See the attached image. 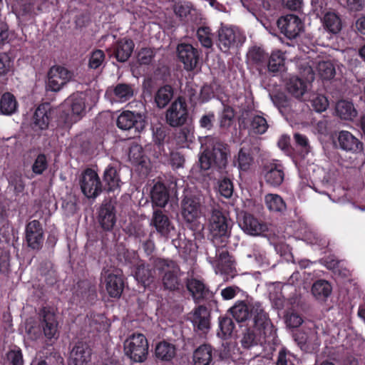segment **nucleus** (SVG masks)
Returning <instances> with one entry per match:
<instances>
[{
  "mask_svg": "<svg viewBox=\"0 0 365 365\" xmlns=\"http://www.w3.org/2000/svg\"><path fill=\"white\" fill-rule=\"evenodd\" d=\"M186 286L197 303L212 297V292L201 280L195 278L188 279Z\"/></svg>",
  "mask_w": 365,
  "mask_h": 365,
  "instance_id": "24",
  "label": "nucleus"
},
{
  "mask_svg": "<svg viewBox=\"0 0 365 365\" xmlns=\"http://www.w3.org/2000/svg\"><path fill=\"white\" fill-rule=\"evenodd\" d=\"M83 193L88 198H96L102 191V185L98 174L92 169H86L80 181Z\"/></svg>",
  "mask_w": 365,
  "mask_h": 365,
  "instance_id": "10",
  "label": "nucleus"
},
{
  "mask_svg": "<svg viewBox=\"0 0 365 365\" xmlns=\"http://www.w3.org/2000/svg\"><path fill=\"white\" fill-rule=\"evenodd\" d=\"M190 314V320L195 327L203 332L210 329V312L205 307H197Z\"/></svg>",
  "mask_w": 365,
  "mask_h": 365,
  "instance_id": "27",
  "label": "nucleus"
},
{
  "mask_svg": "<svg viewBox=\"0 0 365 365\" xmlns=\"http://www.w3.org/2000/svg\"><path fill=\"white\" fill-rule=\"evenodd\" d=\"M26 241L29 247L38 250L43 242V227L36 220L29 222L26 226Z\"/></svg>",
  "mask_w": 365,
  "mask_h": 365,
  "instance_id": "18",
  "label": "nucleus"
},
{
  "mask_svg": "<svg viewBox=\"0 0 365 365\" xmlns=\"http://www.w3.org/2000/svg\"><path fill=\"white\" fill-rule=\"evenodd\" d=\"M176 138L182 145L186 142H192L194 138L193 129L188 126L183 127L178 133Z\"/></svg>",
  "mask_w": 365,
  "mask_h": 365,
  "instance_id": "55",
  "label": "nucleus"
},
{
  "mask_svg": "<svg viewBox=\"0 0 365 365\" xmlns=\"http://www.w3.org/2000/svg\"><path fill=\"white\" fill-rule=\"evenodd\" d=\"M175 354V348L172 344L163 341L159 343L155 348V355L158 358L169 361Z\"/></svg>",
  "mask_w": 365,
  "mask_h": 365,
  "instance_id": "44",
  "label": "nucleus"
},
{
  "mask_svg": "<svg viewBox=\"0 0 365 365\" xmlns=\"http://www.w3.org/2000/svg\"><path fill=\"white\" fill-rule=\"evenodd\" d=\"M188 110L186 102L182 97L176 98L165 113L166 122L172 127L183 125L187 119Z\"/></svg>",
  "mask_w": 365,
  "mask_h": 365,
  "instance_id": "8",
  "label": "nucleus"
},
{
  "mask_svg": "<svg viewBox=\"0 0 365 365\" xmlns=\"http://www.w3.org/2000/svg\"><path fill=\"white\" fill-rule=\"evenodd\" d=\"M18 109V103L15 96L9 93H4L0 98V113L5 115L15 113Z\"/></svg>",
  "mask_w": 365,
  "mask_h": 365,
  "instance_id": "37",
  "label": "nucleus"
},
{
  "mask_svg": "<svg viewBox=\"0 0 365 365\" xmlns=\"http://www.w3.org/2000/svg\"><path fill=\"white\" fill-rule=\"evenodd\" d=\"M240 226L245 232L253 236L260 235L267 230L265 224L259 222L257 219L249 214L243 216Z\"/></svg>",
  "mask_w": 365,
  "mask_h": 365,
  "instance_id": "26",
  "label": "nucleus"
},
{
  "mask_svg": "<svg viewBox=\"0 0 365 365\" xmlns=\"http://www.w3.org/2000/svg\"><path fill=\"white\" fill-rule=\"evenodd\" d=\"M135 44L131 39L122 38L113 46V55L119 62H125L130 57Z\"/></svg>",
  "mask_w": 365,
  "mask_h": 365,
  "instance_id": "30",
  "label": "nucleus"
},
{
  "mask_svg": "<svg viewBox=\"0 0 365 365\" xmlns=\"http://www.w3.org/2000/svg\"><path fill=\"white\" fill-rule=\"evenodd\" d=\"M9 187L16 193H20L24 190V182L21 174L18 171L9 173L8 176Z\"/></svg>",
  "mask_w": 365,
  "mask_h": 365,
  "instance_id": "51",
  "label": "nucleus"
},
{
  "mask_svg": "<svg viewBox=\"0 0 365 365\" xmlns=\"http://www.w3.org/2000/svg\"><path fill=\"white\" fill-rule=\"evenodd\" d=\"M90 92H77L71 95L63 103V115L61 117L65 124L70 125L79 120L90 106Z\"/></svg>",
  "mask_w": 365,
  "mask_h": 365,
  "instance_id": "2",
  "label": "nucleus"
},
{
  "mask_svg": "<svg viewBox=\"0 0 365 365\" xmlns=\"http://www.w3.org/2000/svg\"><path fill=\"white\" fill-rule=\"evenodd\" d=\"M245 38L239 31L231 27L222 26L218 31V46L223 52H227L239 43L242 44Z\"/></svg>",
  "mask_w": 365,
  "mask_h": 365,
  "instance_id": "12",
  "label": "nucleus"
},
{
  "mask_svg": "<svg viewBox=\"0 0 365 365\" xmlns=\"http://www.w3.org/2000/svg\"><path fill=\"white\" fill-rule=\"evenodd\" d=\"M212 361V349L210 346L203 344L193 353L194 365H210Z\"/></svg>",
  "mask_w": 365,
  "mask_h": 365,
  "instance_id": "36",
  "label": "nucleus"
},
{
  "mask_svg": "<svg viewBox=\"0 0 365 365\" xmlns=\"http://www.w3.org/2000/svg\"><path fill=\"white\" fill-rule=\"evenodd\" d=\"M145 125L143 115L132 111H123L117 118V126L121 130L134 129L139 133L144 129Z\"/></svg>",
  "mask_w": 365,
  "mask_h": 365,
  "instance_id": "13",
  "label": "nucleus"
},
{
  "mask_svg": "<svg viewBox=\"0 0 365 365\" xmlns=\"http://www.w3.org/2000/svg\"><path fill=\"white\" fill-rule=\"evenodd\" d=\"M264 200L267 208L272 212H283L286 210V204L279 195L267 194Z\"/></svg>",
  "mask_w": 365,
  "mask_h": 365,
  "instance_id": "42",
  "label": "nucleus"
},
{
  "mask_svg": "<svg viewBox=\"0 0 365 365\" xmlns=\"http://www.w3.org/2000/svg\"><path fill=\"white\" fill-rule=\"evenodd\" d=\"M235 113L230 106H225L219 118L220 127L223 130H227L234 123Z\"/></svg>",
  "mask_w": 365,
  "mask_h": 365,
  "instance_id": "49",
  "label": "nucleus"
},
{
  "mask_svg": "<svg viewBox=\"0 0 365 365\" xmlns=\"http://www.w3.org/2000/svg\"><path fill=\"white\" fill-rule=\"evenodd\" d=\"M48 162L46 156L44 154H39L36 158L31 169L35 175H41L48 168Z\"/></svg>",
  "mask_w": 365,
  "mask_h": 365,
  "instance_id": "52",
  "label": "nucleus"
},
{
  "mask_svg": "<svg viewBox=\"0 0 365 365\" xmlns=\"http://www.w3.org/2000/svg\"><path fill=\"white\" fill-rule=\"evenodd\" d=\"M98 221L105 230H110L113 227L116 219L114 207L111 204L102 205L99 211Z\"/></svg>",
  "mask_w": 365,
  "mask_h": 365,
  "instance_id": "31",
  "label": "nucleus"
},
{
  "mask_svg": "<svg viewBox=\"0 0 365 365\" xmlns=\"http://www.w3.org/2000/svg\"><path fill=\"white\" fill-rule=\"evenodd\" d=\"M233 318L238 322L247 321L252 317L253 323L257 326L268 324V314L259 302L240 300L230 309Z\"/></svg>",
  "mask_w": 365,
  "mask_h": 365,
  "instance_id": "1",
  "label": "nucleus"
},
{
  "mask_svg": "<svg viewBox=\"0 0 365 365\" xmlns=\"http://www.w3.org/2000/svg\"><path fill=\"white\" fill-rule=\"evenodd\" d=\"M207 220V227L214 245L217 247L226 244L229 237L227 220L218 206L212 208Z\"/></svg>",
  "mask_w": 365,
  "mask_h": 365,
  "instance_id": "4",
  "label": "nucleus"
},
{
  "mask_svg": "<svg viewBox=\"0 0 365 365\" xmlns=\"http://www.w3.org/2000/svg\"><path fill=\"white\" fill-rule=\"evenodd\" d=\"M337 115L344 120H352L356 115V110L352 103L347 101H339L336 105Z\"/></svg>",
  "mask_w": 365,
  "mask_h": 365,
  "instance_id": "41",
  "label": "nucleus"
},
{
  "mask_svg": "<svg viewBox=\"0 0 365 365\" xmlns=\"http://www.w3.org/2000/svg\"><path fill=\"white\" fill-rule=\"evenodd\" d=\"M105 53L102 50L97 49L91 53L88 66L91 68H99L105 61Z\"/></svg>",
  "mask_w": 365,
  "mask_h": 365,
  "instance_id": "53",
  "label": "nucleus"
},
{
  "mask_svg": "<svg viewBox=\"0 0 365 365\" xmlns=\"http://www.w3.org/2000/svg\"><path fill=\"white\" fill-rule=\"evenodd\" d=\"M173 97V89L170 86L160 87L155 93L154 101L158 108H165Z\"/></svg>",
  "mask_w": 365,
  "mask_h": 365,
  "instance_id": "40",
  "label": "nucleus"
},
{
  "mask_svg": "<svg viewBox=\"0 0 365 365\" xmlns=\"http://www.w3.org/2000/svg\"><path fill=\"white\" fill-rule=\"evenodd\" d=\"M314 68L318 72V74L323 79H331L335 76V67L334 64L329 61H319L315 63V65L309 66L307 68L304 70V75H307L308 81L314 80Z\"/></svg>",
  "mask_w": 365,
  "mask_h": 365,
  "instance_id": "20",
  "label": "nucleus"
},
{
  "mask_svg": "<svg viewBox=\"0 0 365 365\" xmlns=\"http://www.w3.org/2000/svg\"><path fill=\"white\" fill-rule=\"evenodd\" d=\"M205 145L210 150L215 165L219 168H225L230 155L228 146L218 139L212 137L206 138Z\"/></svg>",
  "mask_w": 365,
  "mask_h": 365,
  "instance_id": "11",
  "label": "nucleus"
},
{
  "mask_svg": "<svg viewBox=\"0 0 365 365\" xmlns=\"http://www.w3.org/2000/svg\"><path fill=\"white\" fill-rule=\"evenodd\" d=\"M10 365H24L23 355L21 350H12L7 354Z\"/></svg>",
  "mask_w": 365,
  "mask_h": 365,
  "instance_id": "61",
  "label": "nucleus"
},
{
  "mask_svg": "<svg viewBox=\"0 0 365 365\" xmlns=\"http://www.w3.org/2000/svg\"><path fill=\"white\" fill-rule=\"evenodd\" d=\"M118 172V168L112 165H109L104 170L103 180L108 186V191H115L120 188L121 180Z\"/></svg>",
  "mask_w": 365,
  "mask_h": 365,
  "instance_id": "32",
  "label": "nucleus"
},
{
  "mask_svg": "<svg viewBox=\"0 0 365 365\" xmlns=\"http://www.w3.org/2000/svg\"><path fill=\"white\" fill-rule=\"evenodd\" d=\"M91 356V349L83 342H78L71 352L70 365H87Z\"/></svg>",
  "mask_w": 365,
  "mask_h": 365,
  "instance_id": "25",
  "label": "nucleus"
},
{
  "mask_svg": "<svg viewBox=\"0 0 365 365\" xmlns=\"http://www.w3.org/2000/svg\"><path fill=\"white\" fill-rule=\"evenodd\" d=\"M102 277L109 296L115 298L119 297L124 287V282L120 274L117 271L104 270L102 272Z\"/></svg>",
  "mask_w": 365,
  "mask_h": 365,
  "instance_id": "14",
  "label": "nucleus"
},
{
  "mask_svg": "<svg viewBox=\"0 0 365 365\" xmlns=\"http://www.w3.org/2000/svg\"><path fill=\"white\" fill-rule=\"evenodd\" d=\"M150 225L155 227L156 231L165 237H168L175 230L169 217L160 210L153 212Z\"/></svg>",
  "mask_w": 365,
  "mask_h": 365,
  "instance_id": "21",
  "label": "nucleus"
},
{
  "mask_svg": "<svg viewBox=\"0 0 365 365\" xmlns=\"http://www.w3.org/2000/svg\"><path fill=\"white\" fill-rule=\"evenodd\" d=\"M311 104L313 108L318 113L324 111L329 103L327 98L323 95H315L311 100Z\"/></svg>",
  "mask_w": 365,
  "mask_h": 365,
  "instance_id": "54",
  "label": "nucleus"
},
{
  "mask_svg": "<svg viewBox=\"0 0 365 365\" xmlns=\"http://www.w3.org/2000/svg\"><path fill=\"white\" fill-rule=\"evenodd\" d=\"M322 24L324 29L334 34H338L342 28L341 20L334 12L326 13L323 17Z\"/></svg>",
  "mask_w": 365,
  "mask_h": 365,
  "instance_id": "39",
  "label": "nucleus"
},
{
  "mask_svg": "<svg viewBox=\"0 0 365 365\" xmlns=\"http://www.w3.org/2000/svg\"><path fill=\"white\" fill-rule=\"evenodd\" d=\"M249 62L258 70L260 73L266 71L268 53L258 46L252 47L247 53Z\"/></svg>",
  "mask_w": 365,
  "mask_h": 365,
  "instance_id": "29",
  "label": "nucleus"
},
{
  "mask_svg": "<svg viewBox=\"0 0 365 365\" xmlns=\"http://www.w3.org/2000/svg\"><path fill=\"white\" fill-rule=\"evenodd\" d=\"M197 37L201 45L207 48L212 46L213 34L207 26H201L197 31Z\"/></svg>",
  "mask_w": 365,
  "mask_h": 365,
  "instance_id": "50",
  "label": "nucleus"
},
{
  "mask_svg": "<svg viewBox=\"0 0 365 365\" xmlns=\"http://www.w3.org/2000/svg\"><path fill=\"white\" fill-rule=\"evenodd\" d=\"M294 139L295 140L296 144L302 148L303 151L305 153H308L310 150V145L309 143V140L307 136L296 133L294 134Z\"/></svg>",
  "mask_w": 365,
  "mask_h": 365,
  "instance_id": "62",
  "label": "nucleus"
},
{
  "mask_svg": "<svg viewBox=\"0 0 365 365\" xmlns=\"http://www.w3.org/2000/svg\"><path fill=\"white\" fill-rule=\"evenodd\" d=\"M49 110L48 104H41L36 108L33 118L35 128L43 130L48 127L50 120Z\"/></svg>",
  "mask_w": 365,
  "mask_h": 365,
  "instance_id": "34",
  "label": "nucleus"
},
{
  "mask_svg": "<svg viewBox=\"0 0 365 365\" xmlns=\"http://www.w3.org/2000/svg\"><path fill=\"white\" fill-rule=\"evenodd\" d=\"M154 56L155 53L153 49L144 48L138 53V61L140 64L148 65L153 61Z\"/></svg>",
  "mask_w": 365,
  "mask_h": 365,
  "instance_id": "57",
  "label": "nucleus"
},
{
  "mask_svg": "<svg viewBox=\"0 0 365 365\" xmlns=\"http://www.w3.org/2000/svg\"><path fill=\"white\" fill-rule=\"evenodd\" d=\"M218 189L220 195L226 198H229L232 195L233 185L229 179L225 178L219 182Z\"/></svg>",
  "mask_w": 365,
  "mask_h": 365,
  "instance_id": "58",
  "label": "nucleus"
},
{
  "mask_svg": "<svg viewBox=\"0 0 365 365\" xmlns=\"http://www.w3.org/2000/svg\"><path fill=\"white\" fill-rule=\"evenodd\" d=\"M200 168L204 170H209L212 165H215L213 160L211 157L210 150L206 146L205 150L201 154L199 158Z\"/></svg>",
  "mask_w": 365,
  "mask_h": 365,
  "instance_id": "56",
  "label": "nucleus"
},
{
  "mask_svg": "<svg viewBox=\"0 0 365 365\" xmlns=\"http://www.w3.org/2000/svg\"><path fill=\"white\" fill-rule=\"evenodd\" d=\"M284 63L283 53L279 50L272 53L266 66V70L272 73H277L281 70Z\"/></svg>",
  "mask_w": 365,
  "mask_h": 365,
  "instance_id": "43",
  "label": "nucleus"
},
{
  "mask_svg": "<svg viewBox=\"0 0 365 365\" xmlns=\"http://www.w3.org/2000/svg\"><path fill=\"white\" fill-rule=\"evenodd\" d=\"M264 178L267 184L272 187H277L284 180V173L283 168L279 164L271 163L264 167Z\"/></svg>",
  "mask_w": 365,
  "mask_h": 365,
  "instance_id": "28",
  "label": "nucleus"
},
{
  "mask_svg": "<svg viewBox=\"0 0 365 365\" xmlns=\"http://www.w3.org/2000/svg\"><path fill=\"white\" fill-rule=\"evenodd\" d=\"M125 354L135 362L145 360L148 344L145 336L142 334H133L124 341Z\"/></svg>",
  "mask_w": 365,
  "mask_h": 365,
  "instance_id": "5",
  "label": "nucleus"
},
{
  "mask_svg": "<svg viewBox=\"0 0 365 365\" xmlns=\"http://www.w3.org/2000/svg\"><path fill=\"white\" fill-rule=\"evenodd\" d=\"M294 340L302 350L311 351L319 345V339L317 331L314 329L308 332L299 331L294 334Z\"/></svg>",
  "mask_w": 365,
  "mask_h": 365,
  "instance_id": "22",
  "label": "nucleus"
},
{
  "mask_svg": "<svg viewBox=\"0 0 365 365\" xmlns=\"http://www.w3.org/2000/svg\"><path fill=\"white\" fill-rule=\"evenodd\" d=\"M286 89L296 98H302L307 91V83L297 76H291L286 83Z\"/></svg>",
  "mask_w": 365,
  "mask_h": 365,
  "instance_id": "33",
  "label": "nucleus"
},
{
  "mask_svg": "<svg viewBox=\"0 0 365 365\" xmlns=\"http://www.w3.org/2000/svg\"><path fill=\"white\" fill-rule=\"evenodd\" d=\"M240 292V289L237 286H229L221 290V296L225 300L234 299Z\"/></svg>",
  "mask_w": 365,
  "mask_h": 365,
  "instance_id": "63",
  "label": "nucleus"
},
{
  "mask_svg": "<svg viewBox=\"0 0 365 365\" xmlns=\"http://www.w3.org/2000/svg\"><path fill=\"white\" fill-rule=\"evenodd\" d=\"M253 163V156L248 148H242L237 155V165L242 170H247Z\"/></svg>",
  "mask_w": 365,
  "mask_h": 365,
  "instance_id": "47",
  "label": "nucleus"
},
{
  "mask_svg": "<svg viewBox=\"0 0 365 365\" xmlns=\"http://www.w3.org/2000/svg\"><path fill=\"white\" fill-rule=\"evenodd\" d=\"M337 140L339 148L346 152L356 153L363 149L361 142L349 131H340Z\"/></svg>",
  "mask_w": 365,
  "mask_h": 365,
  "instance_id": "23",
  "label": "nucleus"
},
{
  "mask_svg": "<svg viewBox=\"0 0 365 365\" xmlns=\"http://www.w3.org/2000/svg\"><path fill=\"white\" fill-rule=\"evenodd\" d=\"M10 68V58L6 54H0V76L7 73Z\"/></svg>",
  "mask_w": 365,
  "mask_h": 365,
  "instance_id": "64",
  "label": "nucleus"
},
{
  "mask_svg": "<svg viewBox=\"0 0 365 365\" xmlns=\"http://www.w3.org/2000/svg\"><path fill=\"white\" fill-rule=\"evenodd\" d=\"M151 199L153 203L158 207H163L168 203L169 195L163 183L157 182L154 185L151 190Z\"/></svg>",
  "mask_w": 365,
  "mask_h": 365,
  "instance_id": "38",
  "label": "nucleus"
},
{
  "mask_svg": "<svg viewBox=\"0 0 365 365\" xmlns=\"http://www.w3.org/2000/svg\"><path fill=\"white\" fill-rule=\"evenodd\" d=\"M41 325L44 336L48 339L58 337V321L53 310L49 307H43L41 311Z\"/></svg>",
  "mask_w": 365,
  "mask_h": 365,
  "instance_id": "15",
  "label": "nucleus"
},
{
  "mask_svg": "<svg viewBox=\"0 0 365 365\" xmlns=\"http://www.w3.org/2000/svg\"><path fill=\"white\" fill-rule=\"evenodd\" d=\"M225 245L226 244H222L216 247L215 259L210 260V262L215 268V273L222 275L224 280L228 281L235 277L236 270L233 261L225 247Z\"/></svg>",
  "mask_w": 365,
  "mask_h": 365,
  "instance_id": "6",
  "label": "nucleus"
},
{
  "mask_svg": "<svg viewBox=\"0 0 365 365\" xmlns=\"http://www.w3.org/2000/svg\"><path fill=\"white\" fill-rule=\"evenodd\" d=\"M135 277L143 287L150 285L155 279V270L143 263L137 265Z\"/></svg>",
  "mask_w": 365,
  "mask_h": 365,
  "instance_id": "35",
  "label": "nucleus"
},
{
  "mask_svg": "<svg viewBox=\"0 0 365 365\" xmlns=\"http://www.w3.org/2000/svg\"><path fill=\"white\" fill-rule=\"evenodd\" d=\"M220 328L224 336H230L235 328L232 319L224 317L220 320Z\"/></svg>",
  "mask_w": 365,
  "mask_h": 365,
  "instance_id": "59",
  "label": "nucleus"
},
{
  "mask_svg": "<svg viewBox=\"0 0 365 365\" xmlns=\"http://www.w3.org/2000/svg\"><path fill=\"white\" fill-rule=\"evenodd\" d=\"M277 25L281 31L290 39L296 38L303 29L302 22L294 14L280 18Z\"/></svg>",
  "mask_w": 365,
  "mask_h": 365,
  "instance_id": "16",
  "label": "nucleus"
},
{
  "mask_svg": "<svg viewBox=\"0 0 365 365\" xmlns=\"http://www.w3.org/2000/svg\"><path fill=\"white\" fill-rule=\"evenodd\" d=\"M74 77L73 73L62 66H53L48 72L46 88L48 90L57 92Z\"/></svg>",
  "mask_w": 365,
  "mask_h": 365,
  "instance_id": "7",
  "label": "nucleus"
},
{
  "mask_svg": "<svg viewBox=\"0 0 365 365\" xmlns=\"http://www.w3.org/2000/svg\"><path fill=\"white\" fill-rule=\"evenodd\" d=\"M22 10L25 14L34 16L41 10V8L39 4L36 2V0H30L23 5Z\"/></svg>",
  "mask_w": 365,
  "mask_h": 365,
  "instance_id": "60",
  "label": "nucleus"
},
{
  "mask_svg": "<svg viewBox=\"0 0 365 365\" xmlns=\"http://www.w3.org/2000/svg\"><path fill=\"white\" fill-rule=\"evenodd\" d=\"M182 215L186 222L195 223L200 215V200L193 196L186 195L181 202Z\"/></svg>",
  "mask_w": 365,
  "mask_h": 365,
  "instance_id": "19",
  "label": "nucleus"
},
{
  "mask_svg": "<svg viewBox=\"0 0 365 365\" xmlns=\"http://www.w3.org/2000/svg\"><path fill=\"white\" fill-rule=\"evenodd\" d=\"M177 54L185 70L192 71L196 67L199 60V53L191 44L185 43L178 44Z\"/></svg>",
  "mask_w": 365,
  "mask_h": 365,
  "instance_id": "17",
  "label": "nucleus"
},
{
  "mask_svg": "<svg viewBox=\"0 0 365 365\" xmlns=\"http://www.w3.org/2000/svg\"><path fill=\"white\" fill-rule=\"evenodd\" d=\"M268 124L267 120L259 115H254L250 120V129L255 134H264L267 128Z\"/></svg>",
  "mask_w": 365,
  "mask_h": 365,
  "instance_id": "48",
  "label": "nucleus"
},
{
  "mask_svg": "<svg viewBox=\"0 0 365 365\" xmlns=\"http://www.w3.org/2000/svg\"><path fill=\"white\" fill-rule=\"evenodd\" d=\"M113 94L116 101L125 102L133 97V89L129 84L119 83L115 87Z\"/></svg>",
  "mask_w": 365,
  "mask_h": 365,
  "instance_id": "46",
  "label": "nucleus"
},
{
  "mask_svg": "<svg viewBox=\"0 0 365 365\" xmlns=\"http://www.w3.org/2000/svg\"><path fill=\"white\" fill-rule=\"evenodd\" d=\"M153 265L161 274V282L165 289L175 291L180 289L182 272L175 262L158 258L155 259Z\"/></svg>",
  "mask_w": 365,
  "mask_h": 365,
  "instance_id": "3",
  "label": "nucleus"
},
{
  "mask_svg": "<svg viewBox=\"0 0 365 365\" xmlns=\"http://www.w3.org/2000/svg\"><path fill=\"white\" fill-rule=\"evenodd\" d=\"M312 292L318 299H324L331 292V287L326 280H318L312 286Z\"/></svg>",
  "mask_w": 365,
  "mask_h": 365,
  "instance_id": "45",
  "label": "nucleus"
},
{
  "mask_svg": "<svg viewBox=\"0 0 365 365\" xmlns=\"http://www.w3.org/2000/svg\"><path fill=\"white\" fill-rule=\"evenodd\" d=\"M272 325L268 317V324L265 326H257L253 323L252 327H248L243 333L241 344L244 348L249 349L257 345L261 341L262 339L267 336V334L271 333Z\"/></svg>",
  "mask_w": 365,
  "mask_h": 365,
  "instance_id": "9",
  "label": "nucleus"
}]
</instances>
